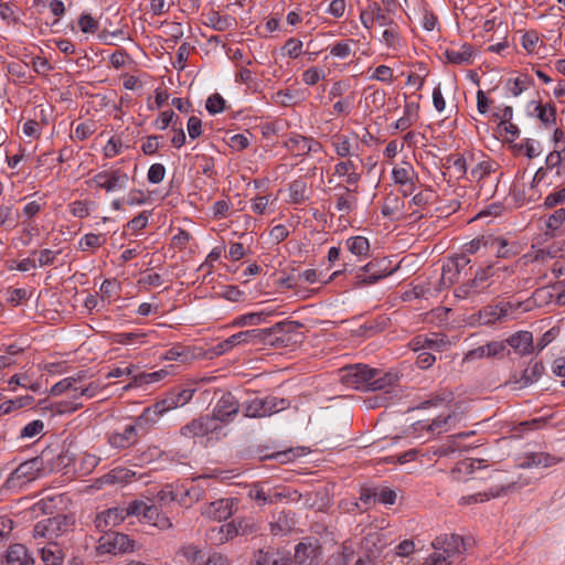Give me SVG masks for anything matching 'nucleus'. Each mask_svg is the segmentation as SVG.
I'll use <instances>...</instances> for the list:
<instances>
[{
    "label": "nucleus",
    "instance_id": "nucleus-1",
    "mask_svg": "<svg viewBox=\"0 0 565 565\" xmlns=\"http://www.w3.org/2000/svg\"><path fill=\"white\" fill-rule=\"evenodd\" d=\"M341 382L355 390L384 391L397 381V375L392 373H382L376 369H370L367 365L355 364L345 366L342 370Z\"/></svg>",
    "mask_w": 565,
    "mask_h": 565
},
{
    "label": "nucleus",
    "instance_id": "nucleus-2",
    "mask_svg": "<svg viewBox=\"0 0 565 565\" xmlns=\"http://www.w3.org/2000/svg\"><path fill=\"white\" fill-rule=\"evenodd\" d=\"M435 552L425 558L423 565H450L455 556L466 551L465 540L457 534H440L431 543Z\"/></svg>",
    "mask_w": 565,
    "mask_h": 565
},
{
    "label": "nucleus",
    "instance_id": "nucleus-3",
    "mask_svg": "<svg viewBox=\"0 0 565 565\" xmlns=\"http://www.w3.org/2000/svg\"><path fill=\"white\" fill-rule=\"evenodd\" d=\"M75 519L73 515L57 514L39 521L33 527V536L47 539L49 542H56L57 539L74 531Z\"/></svg>",
    "mask_w": 565,
    "mask_h": 565
},
{
    "label": "nucleus",
    "instance_id": "nucleus-4",
    "mask_svg": "<svg viewBox=\"0 0 565 565\" xmlns=\"http://www.w3.org/2000/svg\"><path fill=\"white\" fill-rule=\"evenodd\" d=\"M290 407V401L274 395L264 398L255 397L244 405V416L263 418L277 414Z\"/></svg>",
    "mask_w": 565,
    "mask_h": 565
},
{
    "label": "nucleus",
    "instance_id": "nucleus-5",
    "mask_svg": "<svg viewBox=\"0 0 565 565\" xmlns=\"http://www.w3.org/2000/svg\"><path fill=\"white\" fill-rule=\"evenodd\" d=\"M136 542L128 535L119 532H109L100 536L96 547L98 554H114L134 552Z\"/></svg>",
    "mask_w": 565,
    "mask_h": 565
},
{
    "label": "nucleus",
    "instance_id": "nucleus-6",
    "mask_svg": "<svg viewBox=\"0 0 565 565\" xmlns=\"http://www.w3.org/2000/svg\"><path fill=\"white\" fill-rule=\"evenodd\" d=\"M511 309L512 305L510 302L501 301L497 305H489L479 310V312L470 315L467 323L471 327L491 326L505 318Z\"/></svg>",
    "mask_w": 565,
    "mask_h": 565
},
{
    "label": "nucleus",
    "instance_id": "nucleus-7",
    "mask_svg": "<svg viewBox=\"0 0 565 565\" xmlns=\"http://www.w3.org/2000/svg\"><path fill=\"white\" fill-rule=\"evenodd\" d=\"M302 327L303 324L298 321L285 320L276 322L273 326V330L276 331L275 339L278 342V348H289L301 343L305 338L300 331Z\"/></svg>",
    "mask_w": 565,
    "mask_h": 565
},
{
    "label": "nucleus",
    "instance_id": "nucleus-8",
    "mask_svg": "<svg viewBox=\"0 0 565 565\" xmlns=\"http://www.w3.org/2000/svg\"><path fill=\"white\" fill-rule=\"evenodd\" d=\"M129 177L121 169L104 170L98 172L87 183L95 184L96 188L107 192L125 189L128 184Z\"/></svg>",
    "mask_w": 565,
    "mask_h": 565
},
{
    "label": "nucleus",
    "instance_id": "nucleus-9",
    "mask_svg": "<svg viewBox=\"0 0 565 565\" xmlns=\"http://www.w3.org/2000/svg\"><path fill=\"white\" fill-rule=\"evenodd\" d=\"M470 259L466 255H458L449 259L443 266L440 282H456L460 279H467L468 270H471V267H468Z\"/></svg>",
    "mask_w": 565,
    "mask_h": 565
},
{
    "label": "nucleus",
    "instance_id": "nucleus-10",
    "mask_svg": "<svg viewBox=\"0 0 565 565\" xmlns=\"http://www.w3.org/2000/svg\"><path fill=\"white\" fill-rule=\"evenodd\" d=\"M550 172L557 178L565 175V159L557 150L551 151L545 159V167H541L536 170L532 180V186L542 182Z\"/></svg>",
    "mask_w": 565,
    "mask_h": 565
},
{
    "label": "nucleus",
    "instance_id": "nucleus-11",
    "mask_svg": "<svg viewBox=\"0 0 565 565\" xmlns=\"http://www.w3.org/2000/svg\"><path fill=\"white\" fill-rule=\"evenodd\" d=\"M238 411V401L231 392H227L218 399L213 409V415L210 418L213 419V423L215 420L231 422L233 417L237 415Z\"/></svg>",
    "mask_w": 565,
    "mask_h": 565
},
{
    "label": "nucleus",
    "instance_id": "nucleus-12",
    "mask_svg": "<svg viewBox=\"0 0 565 565\" xmlns=\"http://www.w3.org/2000/svg\"><path fill=\"white\" fill-rule=\"evenodd\" d=\"M147 425L139 426L137 420L132 425H127L121 433H113L108 436V443L117 449H126L138 441V430L145 431Z\"/></svg>",
    "mask_w": 565,
    "mask_h": 565
},
{
    "label": "nucleus",
    "instance_id": "nucleus-13",
    "mask_svg": "<svg viewBox=\"0 0 565 565\" xmlns=\"http://www.w3.org/2000/svg\"><path fill=\"white\" fill-rule=\"evenodd\" d=\"M44 469V462L41 457H34L20 463L12 472L10 480H26L31 481L39 477L40 472Z\"/></svg>",
    "mask_w": 565,
    "mask_h": 565
},
{
    "label": "nucleus",
    "instance_id": "nucleus-14",
    "mask_svg": "<svg viewBox=\"0 0 565 565\" xmlns=\"http://www.w3.org/2000/svg\"><path fill=\"white\" fill-rule=\"evenodd\" d=\"M174 397L169 393L163 399L157 402L151 407H147L142 414L137 418L139 426L148 425L149 422H154V417H158L167 411L177 408Z\"/></svg>",
    "mask_w": 565,
    "mask_h": 565
},
{
    "label": "nucleus",
    "instance_id": "nucleus-15",
    "mask_svg": "<svg viewBox=\"0 0 565 565\" xmlns=\"http://www.w3.org/2000/svg\"><path fill=\"white\" fill-rule=\"evenodd\" d=\"M201 356H203L202 348L178 344L167 351L164 360L178 361L185 364Z\"/></svg>",
    "mask_w": 565,
    "mask_h": 565
},
{
    "label": "nucleus",
    "instance_id": "nucleus-16",
    "mask_svg": "<svg viewBox=\"0 0 565 565\" xmlns=\"http://www.w3.org/2000/svg\"><path fill=\"white\" fill-rule=\"evenodd\" d=\"M512 271L509 270L508 266L501 265L500 262L489 265L487 268H482L476 271L475 277L469 279L470 282H479L488 279L495 280H509L511 279Z\"/></svg>",
    "mask_w": 565,
    "mask_h": 565
},
{
    "label": "nucleus",
    "instance_id": "nucleus-17",
    "mask_svg": "<svg viewBox=\"0 0 565 565\" xmlns=\"http://www.w3.org/2000/svg\"><path fill=\"white\" fill-rule=\"evenodd\" d=\"M216 427L213 426V419L210 417H199L193 419L180 430V434L186 438H194L205 436L213 431Z\"/></svg>",
    "mask_w": 565,
    "mask_h": 565
},
{
    "label": "nucleus",
    "instance_id": "nucleus-18",
    "mask_svg": "<svg viewBox=\"0 0 565 565\" xmlns=\"http://www.w3.org/2000/svg\"><path fill=\"white\" fill-rule=\"evenodd\" d=\"M334 190L335 207L343 214H349L358 203V199L352 194L355 190H351L343 184H337Z\"/></svg>",
    "mask_w": 565,
    "mask_h": 565
},
{
    "label": "nucleus",
    "instance_id": "nucleus-19",
    "mask_svg": "<svg viewBox=\"0 0 565 565\" xmlns=\"http://www.w3.org/2000/svg\"><path fill=\"white\" fill-rule=\"evenodd\" d=\"M363 269L365 270L366 276L358 282H376L380 279L388 277L398 268H388L385 259H383L381 262H370L365 267H363Z\"/></svg>",
    "mask_w": 565,
    "mask_h": 565
},
{
    "label": "nucleus",
    "instance_id": "nucleus-20",
    "mask_svg": "<svg viewBox=\"0 0 565 565\" xmlns=\"http://www.w3.org/2000/svg\"><path fill=\"white\" fill-rule=\"evenodd\" d=\"M507 343L519 354L525 355L533 351V335L529 331H519L507 339Z\"/></svg>",
    "mask_w": 565,
    "mask_h": 565
},
{
    "label": "nucleus",
    "instance_id": "nucleus-21",
    "mask_svg": "<svg viewBox=\"0 0 565 565\" xmlns=\"http://www.w3.org/2000/svg\"><path fill=\"white\" fill-rule=\"evenodd\" d=\"M33 557L29 554L28 548L23 544H11L6 554L7 565H31Z\"/></svg>",
    "mask_w": 565,
    "mask_h": 565
},
{
    "label": "nucleus",
    "instance_id": "nucleus-22",
    "mask_svg": "<svg viewBox=\"0 0 565 565\" xmlns=\"http://www.w3.org/2000/svg\"><path fill=\"white\" fill-rule=\"evenodd\" d=\"M543 372H544L543 363L535 362L531 369L524 370L520 377L516 374H513L507 384L513 383V384H519L520 388L525 387V386L531 385L535 381H537L541 377V375L543 374Z\"/></svg>",
    "mask_w": 565,
    "mask_h": 565
},
{
    "label": "nucleus",
    "instance_id": "nucleus-23",
    "mask_svg": "<svg viewBox=\"0 0 565 565\" xmlns=\"http://www.w3.org/2000/svg\"><path fill=\"white\" fill-rule=\"evenodd\" d=\"M472 46L462 44L458 50L455 47H447L444 52L445 57L452 64H470L472 58Z\"/></svg>",
    "mask_w": 565,
    "mask_h": 565
},
{
    "label": "nucleus",
    "instance_id": "nucleus-24",
    "mask_svg": "<svg viewBox=\"0 0 565 565\" xmlns=\"http://www.w3.org/2000/svg\"><path fill=\"white\" fill-rule=\"evenodd\" d=\"M253 565H289L287 561H285V556H282L279 552L268 548V550H258L253 559Z\"/></svg>",
    "mask_w": 565,
    "mask_h": 565
},
{
    "label": "nucleus",
    "instance_id": "nucleus-25",
    "mask_svg": "<svg viewBox=\"0 0 565 565\" xmlns=\"http://www.w3.org/2000/svg\"><path fill=\"white\" fill-rule=\"evenodd\" d=\"M213 292L232 302L246 300V291L241 290L237 285H213Z\"/></svg>",
    "mask_w": 565,
    "mask_h": 565
},
{
    "label": "nucleus",
    "instance_id": "nucleus-26",
    "mask_svg": "<svg viewBox=\"0 0 565 565\" xmlns=\"http://www.w3.org/2000/svg\"><path fill=\"white\" fill-rule=\"evenodd\" d=\"M41 558L46 565H60L63 562L64 553L58 542H49L40 548Z\"/></svg>",
    "mask_w": 565,
    "mask_h": 565
},
{
    "label": "nucleus",
    "instance_id": "nucleus-27",
    "mask_svg": "<svg viewBox=\"0 0 565 565\" xmlns=\"http://www.w3.org/2000/svg\"><path fill=\"white\" fill-rule=\"evenodd\" d=\"M248 495L252 500H255L259 505H265L268 503H274L281 499V494L278 492H273L269 489L266 491L263 486L256 483L252 486L249 489Z\"/></svg>",
    "mask_w": 565,
    "mask_h": 565
},
{
    "label": "nucleus",
    "instance_id": "nucleus-28",
    "mask_svg": "<svg viewBox=\"0 0 565 565\" xmlns=\"http://www.w3.org/2000/svg\"><path fill=\"white\" fill-rule=\"evenodd\" d=\"M534 110L545 128H552L556 125V108L554 105L536 103Z\"/></svg>",
    "mask_w": 565,
    "mask_h": 565
},
{
    "label": "nucleus",
    "instance_id": "nucleus-29",
    "mask_svg": "<svg viewBox=\"0 0 565 565\" xmlns=\"http://www.w3.org/2000/svg\"><path fill=\"white\" fill-rule=\"evenodd\" d=\"M534 296L537 298L555 297L557 305L565 306V285H544L534 292Z\"/></svg>",
    "mask_w": 565,
    "mask_h": 565
},
{
    "label": "nucleus",
    "instance_id": "nucleus-30",
    "mask_svg": "<svg viewBox=\"0 0 565 565\" xmlns=\"http://www.w3.org/2000/svg\"><path fill=\"white\" fill-rule=\"evenodd\" d=\"M559 459L546 454V452H531L526 456V461L522 463V467L530 468V467H551L558 462Z\"/></svg>",
    "mask_w": 565,
    "mask_h": 565
},
{
    "label": "nucleus",
    "instance_id": "nucleus-31",
    "mask_svg": "<svg viewBox=\"0 0 565 565\" xmlns=\"http://www.w3.org/2000/svg\"><path fill=\"white\" fill-rule=\"evenodd\" d=\"M311 546L305 543H298L295 547L294 557H285L289 565H311Z\"/></svg>",
    "mask_w": 565,
    "mask_h": 565
},
{
    "label": "nucleus",
    "instance_id": "nucleus-32",
    "mask_svg": "<svg viewBox=\"0 0 565 565\" xmlns=\"http://www.w3.org/2000/svg\"><path fill=\"white\" fill-rule=\"evenodd\" d=\"M168 375V371L159 370L151 373L141 372L132 377V382L124 387L128 390L132 386H141L142 384H150L163 380Z\"/></svg>",
    "mask_w": 565,
    "mask_h": 565
},
{
    "label": "nucleus",
    "instance_id": "nucleus-33",
    "mask_svg": "<svg viewBox=\"0 0 565 565\" xmlns=\"http://www.w3.org/2000/svg\"><path fill=\"white\" fill-rule=\"evenodd\" d=\"M226 535H246L255 532V525L245 519H235L231 523L224 525Z\"/></svg>",
    "mask_w": 565,
    "mask_h": 565
},
{
    "label": "nucleus",
    "instance_id": "nucleus-34",
    "mask_svg": "<svg viewBox=\"0 0 565 565\" xmlns=\"http://www.w3.org/2000/svg\"><path fill=\"white\" fill-rule=\"evenodd\" d=\"M348 250L358 257L367 256L370 252L369 239L364 236H352L345 242Z\"/></svg>",
    "mask_w": 565,
    "mask_h": 565
},
{
    "label": "nucleus",
    "instance_id": "nucleus-35",
    "mask_svg": "<svg viewBox=\"0 0 565 565\" xmlns=\"http://www.w3.org/2000/svg\"><path fill=\"white\" fill-rule=\"evenodd\" d=\"M231 504L232 502L230 499H222L212 502L207 510V514L218 521L225 520L232 515Z\"/></svg>",
    "mask_w": 565,
    "mask_h": 565
},
{
    "label": "nucleus",
    "instance_id": "nucleus-36",
    "mask_svg": "<svg viewBox=\"0 0 565 565\" xmlns=\"http://www.w3.org/2000/svg\"><path fill=\"white\" fill-rule=\"evenodd\" d=\"M307 142L308 137L299 134H291L285 141V146L290 152L297 156H307Z\"/></svg>",
    "mask_w": 565,
    "mask_h": 565
},
{
    "label": "nucleus",
    "instance_id": "nucleus-37",
    "mask_svg": "<svg viewBox=\"0 0 565 565\" xmlns=\"http://www.w3.org/2000/svg\"><path fill=\"white\" fill-rule=\"evenodd\" d=\"M135 476L134 472L126 468H115L100 479L103 483H127Z\"/></svg>",
    "mask_w": 565,
    "mask_h": 565
},
{
    "label": "nucleus",
    "instance_id": "nucleus-38",
    "mask_svg": "<svg viewBox=\"0 0 565 565\" xmlns=\"http://www.w3.org/2000/svg\"><path fill=\"white\" fill-rule=\"evenodd\" d=\"M493 244H497L494 241V236H492V235L481 236L479 238L472 239L471 242L467 243L465 245V250L468 254H475L481 249H484L487 252L488 248H493V247L495 248V245H493Z\"/></svg>",
    "mask_w": 565,
    "mask_h": 565
},
{
    "label": "nucleus",
    "instance_id": "nucleus-39",
    "mask_svg": "<svg viewBox=\"0 0 565 565\" xmlns=\"http://www.w3.org/2000/svg\"><path fill=\"white\" fill-rule=\"evenodd\" d=\"M289 196L292 203L299 204L305 202L307 196V183L302 179L292 181L289 185Z\"/></svg>",
    "mask_w": 565,
    "mask_h": 565
},
{
    "label": "nucleus",
    "instance_id": "nucleus-40",
    "mask_svg": "<svg viewBox=\"0 0 565 565\" xmlns=\"http://www.w3.org/2000/svg\"><path fill=\"white\" fill-rule=\"evenodd\" d=\"M106 242H107L106 234L89 233L79 239L78 246L82 250H88V249L98 248V247L103 246Z\"/></svg>",
    "mask_w": 565,
    "mask_h": 565
},
{
    "label": "nucleus",
    "instance_id": "nucleus-41",
    "mask_svg": "<svg viewBox=\"0 0 565 565\" xmlns=\"http://www.w3.org/2000/svg\"><path fill=\"white\" fill-rule=\"evenodd\" d=\"M178 554L184 557L190 564H196L203 562L202 550L194 544H186L179 548Z\"/></svg>",
    "mask_w": 565,
    "mask_h": 565
},
{
    "label": "nucleus",
    "instance_id": "nucleus-42",
    "mask_svg": "<svg viewBox=\"0 0 565 565\" xmlns=\"http://www.w3.org/2000/svg\"><path fill=\"white\" fill-rule=\"evenodd\" d=\"M495 163L489 160H483L479 162L472 170H471V178L475 181H481L484 178L489 177L491 173L495 171Z\"/></svg>",
    "mask_w": 565,
    "mask_h": 565
},
{
    "label": "nucleus",
    "instance_id": "nucleus-43",
    "mask_svg": "<svg viewBox=\"0 0 565 565\" xmlns=\"http://www.w3.org/2000/svg\"><path fill=\"white\" fill-rule=\"evenodd\" d=\"M370 8H372V14L374 18V22H376L381 26H388L394 23L392 17L390 15V9H382L379 3L373 2L370 4Z\"/></svg>",
    "mask_w": 565,
    "mask_h": 565
},
{
    "label": "nucleus",
    "instance_id": "nucleus-44",
    "mask_svg": "<svg viewBox=\"0 0 565 565\" xmlns=\"http://www.w3.org/2000/svg\"><path fill=\"white\" fill-rule=\"evenodd\" d=\"M258 347H273L278 348L276 338V331L273 330V326L269 328L257 329Z\"/></svg>",
    "mask_w": 565,
    "mask_h": 565
},
{
    "label": "nucleus",
    "instance_id": "nucleus-45",
    "mask_svg": "<svg viewBox=\"0 0 565 565\" xmlns=\"http://www.w3.org/2000/svg\"><path fill=\"white\" fill-rule=\"evenodd\" d=\"M232 342L238 344H252L258 347L257 329L242 331L232 335Z\"/></svg>",
    "mask_w": 565,
    "mask_h": 565
},
{
    "label": "nucleus",
    "instance_id": "nucleus-46",
    "mask_svg": "<svg viewBox=\"0 0 565 565\" xmlns=\"http://www.w3.org/2000/svg\"><path fill=\"white\" fill-rule=\"evenodd\" d=\"M352 44L354 40L337 42L330 47V54L342 60L348 58L352 54Z\"/></svg>",
    "mask_w": 565,
    "mask_h": 565
},
{
    "label": "nucleus",
    "instance_id": "nucleus-47",
    "mask_svg": "<svg viewBox=\"0 0 565 565\" xmlns=\"http://www.w3.org/2000/svg\"><path fill=\"white\" fill-rule=\"evenodd\" d=\"M233 347H235V343L232 342V335L227 338L226 340L220 342L217 345H215L212 349L204 350L203 349V356L205 359H213L215 356H218L228 350H231Z\"/></svg>",
    "mask_w": 565,
    "mask_h": 565
},
{
    "label": "nucleus",
    "instance_id": "nucleus-48",
    "mask_svg": "<svg viewBox=\"0 0 565 565\" xmlns=\"http://www.w3.org/2000/svg\"><path fill=\"white\" fill-rule=\"evenodd\" d=\"M392 174L395 183L401 185L413 180L415 172L411 164H405V167L394 168Z\"/></svg>",
    "mask_w": 565,
    "mask_h": 565
},
{
    "label": "nucleus",
    "instance_id": "nucleus-49",
    "mask_svg": "<svg viewBox=\"0 0 565 565\" xmlns=\"http://www.w3.org/2000/svg\"><path fill=\"white\" fill-rule=\"evenodd\" d=\"M565 223V207H561L552 213L546 220V228L551 232L557 231Z\"/></svg>",
    "mask_w": 565,
    "mask_h": 565
},
{
    "label": "nucleus",
    "instance_id": "nucleus-50",
    "mask_svg": "<svg viewBox=\"0 0 565 565\" xmlns=\"http://www.w3.org/2000/svg\"><path fill=\"white\" fill-rule=\"evenodd\" d=\"M102 385L96 382H90L88 385H81L74 388L73 399H77L81 396L95 397Z\"/></svg>",
    "mask_w": 565,
    "mask_h": 565
},
{
    "label": "nucleus",
    "instance_id": "nucleus-51",
    "mask_svg": "<svg viewBox=\"0 0 565 565\" xmlns=\"http://www.w3.org/2000/svg\"><path fill=\"white\" fill-rule=\"evenodd\" d=\"M205 107L210 114H218L225 109V99L217 93L212 94L207 97Z\"/></svg>",
    "mask_w": 565,
    "mask_h": 565
},
{
    "label": "nucleus",
    "instance_id": "nucleus-52",
    "mask_svg": "<svg viewBox=\"0 0 565 565\" xmlns=\"http://www.w3.org/2000/svg\"><path fill=\"white\" fill-rule=\"evenodd\" d=\"M565 203V186L550 193L545 199L543 206L545 209H553L557 205Z\"/></svg>",
    "mask_w": 565,
    "mask_h": 565
},
{
    "label": "nucleus",
    "instance_id": "nucleus-53",
    "mask_svg": "<svg viewBox=\"0 0 565 565\" xmlns=\"http://www.w3.org/2000/svg\"><path fill=\"white\" fill-rule=\"evenodd\" d=\"M113 527L119 525L127 518L125 507H115L105 511Z\"/></svg>",
    "mask_w": 565,
    "mask_h": 565
},
{
    "label": "nucleus",
    "instance_id": "nucleus-54",
    "mask_svg": "<svg viewBox=\"0 0 565 565\" xmlns=\"http://www.w3.org/2000/svg\"><path fill=\"white\" fill-rule=\"evenodd\" d=\"M532 81L526 75L516 77L512 81L509 90L513 96L521 95L525 89L530 87Z\"/></svg>",
    "mask_w": 565,
    "mask_h": 565
},
{
    "label": "nucleus",
    "instance_id": "nucleus-55",
    "mask_svg": "<svg viewBox=\"0 0 565 565\" xmlns=\"http://www.w3.org/2000/svg\"><path fill=\"white\" fill-rule=\"evenodd\" d=\"M44 429V423L40 419H35L28 425H25L21 433V438H33L34 436L39 435Z\"/></svg>",
    "mask_w": 565,
    "mask_h": 565
},
{
    "label": "nucleus",
    "instance_id": "nucleus-56",
    "mask_svg": "<svg viewBox=\"0 0 565 565\" xmlns=\"http://www.w3.org/2000/svg\"><path fill=\"white\" fill-rule=\"evenodd\" d=\"M382 39H383V42L388 47H394V49L396 47V45L399 42V35H398L396 23L388 25L387 29L384 30Z\"/></svg>",
    "mask_w": 565,
    "mask_h": 565
},
{
    "label": "nucleus",
    "instance_id": "nucleus-57",
    "mask_svg": "<svg viewBox=\"0 0 565 565\" xmlns=\"http://www.w3.org/2000/svg\"><path fill=\"white\" fill-rule=\"evenodd\" d=\"M322 78H324V72L315 66L302 73V81L309 86L316 85Z\"/></svg>",
    "mask_w": 565,
    "mask_h": 565
},
{
    "label": "nucleus",
    "instance_id": "nucleus-58",
    "mask_svg": "<svg viewBox=\"0 0 565 565\" xmlns=\"http://www.w3.org/2000/svg\"><path fill=\"white\" fill-rule=\"evenodd\" d=\"M282 50L285 51L286 55L291 58H296L301 54L302 42L298 39L290 38L286 41Z\"/></svg>",
    "mask_w": 565,
    "mask_h": 565
},
{
    "label": "nucleus",
    "instance_id": "nucleus-59",
    "mask_svg": "<svg viewBox=\"0 0 565 565\" xmlns=\"http://www.w3.org/2000/svg\"><path fill=\"white\" fill-rule=\"evenodd\" d=\"M451 418V414H448L446 416H438L427 426V430L430 433L437 431L438 434H440L441 431H446L448 429V424Z\"/></svg>",
    "mask_w": 565,
    "mask_h": 565
},
{
    "label": "nucleus",
    "instance_id": "nucleus-60",
    "mask_svg": "<svg viewBox=\"0 0 565 565\" xmlns=\"http://www.w3.org/2000/svg\"><path fill=\"white\" fill-rule=\"evenodd\" d=\"M32 292H28L24 288H18V289H8V302H10L12 306H19L23 300H26Z\"/></svg>",
    "mask_w": 565,
    "mask_h": 565
},
{
    "label": "nucleus",
    "instance_id": "nucleus-61",
    "mask_svg": "<svg viewBox=\"0 0 565 565\" xmlns=\"http://www.w3.org/2000/svg\"><path fill=\"white\" fill-rule=\"evenodd\" d=\"M166 175V168L161 163H153L148 170V180L153 184L160 183Z\"/></svg>",
    "mask_w": 565,
    "mask_h": 565
},
{
    "label": "nucleus",
    "instance_id": "nucleus-62",
    "mask_svg": "<svg viewBox=\"0 0 565 565\" xmlns=\"http://www.w3.org/2000/svg\"><path fill=\"white\" fill-rule=\"evenodd\" d=\"M151 213L149 211H142L140 214L130 220L127 224L132 231H139L147 226Z\"/></svg>",
    "mask_w": 565,
    "mask_h": 565
},
{
    "label": "nucleus",
    "instance_id": "nucleus-63",
    "mask_svg": "<svg viewBox=\"0 0 565 565\" xmlns=\"http://www.w3.org/2000/svg\"><path fill=\"white\" fill-rule=\"evenodd\" d=\"M209 20L212 23L213 28L218 31L226 30L231 26L232 21H234L232 18L221 17L217 12L211 13Z\"/></svg>",
    "mask_w": 565,
    "mask_h": 565
},
{
    "label": "nucleus",
    "instance_id": "nucleus-64",
    "mask_svg": "<svg viewBox=\"0 0 565 565\" xmlns=\"http://www.w3.org/2000/svg\"><path fill=\"white\" fill-rule=\"evenodd\" d=\"M78 25L84 33H95L98 29V22L89 14H83L79 18Z\"/></svg>",
    "mask_w": 565,
    "mask_h": 565
}]
</instances>
